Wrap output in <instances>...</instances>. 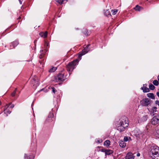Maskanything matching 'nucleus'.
Here are the masks:
<instances>
[{
  "mask_svg": "<svg viewBox=\"0 0 159 159\" xmlns=\"http://www.w3.org/2000/svg\"><path fill=\"white\" fill-rule=\"evenodd\" d=\"M134 157L132 153L129 152L127 154L125 158V159H134Z\"/></svg>",
  "mask_w": 159,
  "mask_h": 159,
  "instance_id": "6e6552de",
  "label": "nucleus"
},
{
  "mask_svg": "<svg viewBox=\"0 0 159 159\" xmlns=\"http://www.w3.org/2000/svg\"><path fill=\"white\" fill-rule=\"evenodd\" d=\"M134 9L136 11H140L143 10V8L142 7H140L139 6L137 5L134 7Z\"/></svg>",
  "mask_w": 159,
  "mask_h": 159,
  "instance_id": "ddd939ff",
  "label": "nucleus"
},
{
  "mask_svg": "<svg viewBox=\"0 0 159 159\" xmlns=\"http://www.w3.org/2000/svg\"><path fill=\"white\" fill-rule=\"evenodd\" d=\"M4 113L6 114V115L7 116L8 114H10L11 111L9 110H4Z\"/></svg>",
  "mask_w": 159,
  "mask_h": 159,
  "instance_id": "b1692460",
  "label": "nucleus"
},
{
  "mask_svg": "<svg viewBox=\"0 0 159 159\" xmlns=\"http://www.w3.org/2000/svg\"><path fill=\"white\" fill-rule=\"evenodd\" d=\"M97 142L99 143H100L101 142H102V141L101 140H98Z\"/></svg>",
  "mask_w": 159,
  "mask_h": 159,
  "instance_id": "c9c22d12",
  "label": "nucleus"
},
{
  "mask_svg": "<svg viewBox=\"0 0 159 159\" xmlns=\"http://www.w3.org/2000/svg\"><path fill=\"white\" fill-rule=\"evenodd\" d=\"M67 0H56L57 2L60 4H62L65 1L66 2Z\"/></svg>",
  "mask_w": 159,
  "mask_h": 159,
  "instance_id": "412c9836",
  "label": "nucleus"
},
{
  "mask_svg": "<svg viewBox=\"0 0 159 159\" xmlns=\"http://www.w3.org/2000/svg\"><path fill=\"white\" fill-rule=\"evenodd\" d=\"M47 31H45V32H42L40 33L39 34L41 37L45 38L47 37Z\"/></svg>",
  "mask_w": 159,
  "mask_h": 159,
  "instance_id": "9b49d317",
  "label": "nucleus"
},
{
  "mask_svg": "<svg viewBox=\"0 0 159 159\" xmlns=\"http://www.w3.org/2000/svg\"><path fill=\"white\" fill-rule=\"evenodd\" d=\"M128 125L127 118L125 117H124L118 122L116 126L117 129L121 132L124 131L128 126Z\"/></svg>",
  "mask_w": 159,
  "mask_h": 159,
  "instance_id": "f257e3e1",
  "label": "nucleus"
},
{
  "mask_svg": "<svg viewBox=\"0 0 159 159\" xmlns=\"http://www.w3.org/2000/svg\"><path fill=\"white\" fill-rule=\"evenodd\" d=\"M157 79H158V80L159 81V75L158 76Z\"/></svg>",
  "mask_w": 159,
  "mask_h": 159,
  "instance_id": "a19ab883",
  "label": "nucleus"
},
{
  "mask_svg": "<svg viewBox=\"0 0 159 159\" xmlns=\"http://www.w3.org/2000/svg\"><path fill=\"white\" fill-rule=\"evenodd\" d=\"M43 55L42 54H40L39 56V57L40 58H41L43 56Z\"/></svg>",
  "mask_w": 159,
  "mask_h": 159,
  "instance_id": "f704fd0d",
  "label": "nucleus"
},
{
  "mask_svg": "<svg viewBox=\"0 0 159 159\" xmlns=\"http://www.w3.org/2000/svg\"><path fill=\"white\" fill-rule=\"evenodd\" d=\"M45 45H46L47 46H48V43L47 42H45Z\"/></svg>",
  "mask_w": 159,
  "mask_h": 159,
  "instance_id": "e433bc0d",
  "label": "nucleus"
},
{
  "mask_svg": "<svg viewBox=\"0 0 159 159\" xmlns=\"http://www.w3.org/2000/svg\"><path fill=\"white\" fill-rule=\"evenodd\" d=\"M110 142L109 140H107L104 142V144L106 146H109L110 145Z\"/></svg>",
  "mask_w": 159,
  "mask_h": 159,
  "instance_id": "5701e85b",
  "label": "nucleus"
},
{
  "mask_svg": "<svg viewBox=\"0 0 159 159\" xmlns=\"http://www.w3.org/2000/svg\"><path fill=\"white\" fill-rule=\"evenodd\" d=\"M137 156H138V157H139V156H140V153H137Z\"/></svg>",
  "mask_w": 159,
  "mask_h": 159,
  "instance_id": "4c0bfd02",
  "label": "nucleus"
},
{
  "mask_svg": "<svg viewBox=\"0 0 159 159\" xmlns=\"http://www.w3.org/2000/svg\"><path fill=\"white\" fill-rule=\"evenodd\" d=\"M14 105L13 104L9 103V104L6 105L5 106V108L7 109H12L14 108Z\"/></svg>",
  "mask_w": 159,
  "mask_h": 159,
  "instance_id": "9d476101",
  "label": "nucleus"
},
{
  "mask_svg": "<svg viewBox=\"0 0 159 159\" xmlns=\"http://www.w3.org/2000/svg\"><path fill=\"white\" fill-rule=\"evenodd\" d=\"M134 132L135 135L137 137H139L141 135V132L139 130L136 129Z\"/></svg>",
  "mask_w": 159,
  "mask_h": 159,
  "instance_id": "1a4fd4ad",
  "label": "nucleus"
},
{
  "mask_svg": "<svg viewBox=\"0 0 159 159\" xmlns=\"http://www.w3.org/2000/svg\"><path fill=\"white\" fill-rule=\"evenodd\" d=\"M156 104L157 105H158L159 106V101H156Z\"/></svg>",
  "mask_w": 159,
  "mask_h": 159,
  "instance_id": "72a5a7b5",
  "label": "nucleus"
},
{
  "mask_svg": "<svg viewBox=\"0 0 159 159\" xmlns=\"http://www.w3.org/2000/svg\"><path fill=\"white\" fill-rule=\"evenodd\" d=\"M106 155H110L112 153V152L111 150H107L105 151Z\"/></svg>",
  "mask_w": 159,
  "mask_h": 159,
  "instance_id": "aec40b11",
  "label": "nucleus"
},
{
  "mask_svg": "<svg viewBox=\"0 0 159 159\" xmlns=\"http://www.w3.org/2000/svg\"><path fill=\"white\" fill-rule=\"evenodd\" d=\"M157 96L159 97V92H157Z\"/></svg>",
  "mask_w": 159,
  "mask_h": 159,
  "instance_id": "58836bf2",
  "label": "nucleus"
},
{
  "mask_svg": "<svg viewBox=\"0 0 159 159\" xmlns=\"http://www.w3.org/2000/svg\"><path fill=\"white\" fill-rule=\"evenodd\" d=\"M119 144L120 146L124 148L126 146V143L123 141H120L119 142Z\"/></svg>",
  "mask_w": 159,
  "mask_h": 159,
  "instance_id": "4468645a",
  "label": "nucleus"
},
{
  "mask_svg": "<svg viewBox=\"0 0 159 159\" xmlns=\"http://www.w3.org/2000/svg\"><path fill=\"white\" fill-rule=\"evenodd\" d=\"M10 48H11V46H10Z\"/></svg>",
  "mask_w": 159,
  "mask_h": 159,
  "instance_id": "79ce46f5",
  "label": "nucleus"
},
{
  "mask_svg": "<svg viewBox=\"0 0 159 159\" xmlns=\"http://www.w3.org/2000/svg\"><path fill=\"white\" fill-rule=\"evenodd\" d=\"M148 118V116L147 115L144 116L142 119V121H146Z\"/></svg>",
  "mask_w": 159,
  "mask_h": 159,
  "instance_id": "4be33fe9",
  "label": "nucleus"
},
{
  "mask_svg": "<svg viewBox=\"0 0 159 159\" xmlns=\"http://www.w3.org/2000/svg\"><path fill=\"white\" fill-rule=\"evenodd\" d=\"M1 104V102H0V104Z\"/></svg>",
  "mask_w": 159,
  "mask_h": 159,
  "instance_id": "37998d69",
  "label": "nucleus"
},
{
  "mask_svg": "<svg viewBox=\"0 0 159 159\" xmlns=\"http://www.w3.org/2000/svg\"><path fill=\"white\" fill-rule=\"evenodd\" d=\"M66 79V78L63 74L60 73L57 76L55 77L54 80L56 82H60L65 80Z\"/></svg>",
  "mask_w": 159,
  "mask_h": 159,
  "instance_id": "20e7f679",
  "label": "nucleus"
},
{
  "mask_svg": "<svg viewBox=\"0 0 159 159\" xmlns=\"http://www.w3.org/2000/svg\"><path fill=\"white\" fill-rule=\"evenodd\" d=\"M79 60L76 59L69 63L67 66V70L69 71H72L75 68V66L78 64Z\"/></svg>",
  "mask_w": 159,
  "mask_h": 159,
  "instance_id": "7ed1b4c3",
  "label": "nucleus"
},
{
  "mask_svg": "<svg viewBox=\"0 0 159 159\" xmlns=\"http://www.w3.org/2000/svg\"><path fill=\"white\" fill-rule=\"evenodd\" d=\"M89 45H87L84 49L82 51L81 53L79 56V57H81L82 55H84L88 52L89 50H88V48Z\"/></svg>",
  "mask_w": 159,
  "mask_h": 159,
  "instance_id": "0eeeda50",
  "label": "nucleus"
},
{
  "mask_svg": "<svg viewBox=\"0 0 159 159\" xmlns=\"http://www.w3.org/2000/svg\"><path fill=\"white\" fill-rule=\"evenodd\" d=\"M150 156L153 159H159V148L156 146L152 147L149 153Z\"/></svg>",
  "mask_w": 159,
  "mask_h": 159,
  "instance_id": "f03ea898",
  "label": "nucleus"
},
{
  "mask_svg": "<svg viewBox=\"0 0 159 159\" xmlns=\"http://www.w3.org/2000/svg\"><path fill=\"white\" fill-rule=\"evenodd\" d=\"M35 78L36 77L34 78H33L31 81V83L32 84H33L34 86H37V85H38V82L36 81Z\"/></svg>",
  "mask_w": 159,
  "mask_h": 159,
  "instance_id": "f8f14e48",
  "label": "nucleus"
},
{
  "mask_svg": "<svg viewBox=\"0 0 159 159\" xmlns=\"http://www.w3.org/2000/svg\"><path fill=\"white\" fill-rule=\"evenodd\" d=\"M150 103V100L148 98H145L140 102V105L144 106H148Z\"/></svg>",
  "mask_w": 159,
  "mask_h": 159,
  "instance_id": "39448f33",
  "label": "nucleus"
},
{
  "mask_svg": "<svg viewBox=\"0 0 159 159\" xmlns=\"http://www.w3.org/2000/svg\"><path fill=\"white\" fill-rule=\"evenodd\" d=\"M157 136L159 138V129L157 130Z\"/></svg>",
  "mask_w": 159,
  "mask_h": 159,
  "instance_id": "2f4dec72",
  "label": "nucleus"
},
{
  "mask_svg": "<svg viewBox=\"0 0 159 159\" xmlns=\"http://www.w3.org/2000/svg\"><path fill=\"white\" fill-rule=\"evenodd\" d=\"M16 89L15 91H14V92H13V93L11 94V96H14L15 95V94L16 93Z\"/></svg>",
  "mask_w": 159,
  "mask_h": 159,
  "instance_id": "7c9ffc66",
  "label": "nucleus"
},
{
  "mask_svg": "<svg viewBox=\"0 0 159 159\" xmlns=\"http://www.w3.org/2000/svg\"><path fill=\"white\" fill-rule=\"evenodd\" d=\"M149 89L151 90H153L155 88L154 86L152 84H150L149 85Z\"/></svg>",
  "mask_w": 159,
  "mask_h": 159,
  "instance_id": "cd10ccee",
  "label": "nucleus"
},
{
  "mask_svg": "<svg viewBox=\"0 0 159 159\" xmlns=\"http://www.w3.org/2000/svg\"><path fill=\"white\" fill-rule=\"evenodd\" d=\"M117 12V10H111V13L113 15H115L116 13Z\"/></svg>",
  "mask_w": 159,
  "mask_h": 159,
  "instance_id": "c85d7f7f",
  "label": "nucleus"
},
{
  "mask_svg": "<svg viewBox=\"0 0 159 159\" xmlns=\"http://www.w3.org/2000/svg\"><path fill=\"white\" fill-rule=\"evenodd\" d=\"M147 96L149 98H150L152 99H155V97L153 93H149L147 94Z\"/></svg>",
  "mask_w": 159,
  "mask_h": 159,
  "instance_id": "f3484780",
  "label": "nucleus"
},
{
  "mask_svg": "<svg viewBox=\"0 0 159 159\" xmlns=\"http://www.w3.org/2000/svg\"><path fill=\"white\" fill-rule=\"evenodd\" d=\"M57 69V67H52L49 70V72H54Z\"/></svg>",
  "mask_w": 159,
  "mask_h": 159,
  "instance_id": "6ab92c4d",
  "label": "nucleus"
},
{
  "mask_svg": "<svg viewBox=\"0 0 159 159\" xmlns=\"http://www.w3.org/2000/svg\"><path fill=\"white\" fill-rule=\"evenodd\" d=\"M25 159H30L29 156L25 154Z\"/></svg>",
  "mask_w": 159,
  "mask_h": 159,
  "instance_id": "c756f323",
  "label": "nucleus"
},
{
  "mask_svg": "<svg viewBox=\"0 0 159 159\" xmlns=\"http://www.w3.org/2000/svg\"><path fill=\"white\" fill-rule=\"evenodd\" d=\"M11 44L12 45L13 48H14L18 44V42L17 41H15L11 43Z\"/></svg>",
  "mask_w": 159,
  "mask_h": 159,
  "instance_id": "a211bd4d",
  "label": "nucleus"
},
{
  "mask_svg": "<svg viewBox=\"0 0 159 159\" xmlns=\"http://www.w3.org/2000/svg\"><path fill=\"white\" fill-rule=\"evenodd\" d=\"M153 83L154 85L156 86H157L159 84L157 80H154L153 82Z\"/></svg>",
  "mask_w": 159,
  "mask_h": 159,
  "instance_id": "393cba45",
  "label": "nucleus"
},
{
  "mask_svg": "<svg viewBox=\"0 0 159 159\" xmlns=\"http://www.w3.org/2000/svg\"><path fill=\"white\" fill-rule=\"evenodd\" d=\"M153 108L154 109H157V107H154Z\"/></svg>",
  "mask_w": 159,
  "mask_h": 159,
  "instance_id": "ea45409f",
  "label": "nucleus"
},
{
  "mask_svg": "<svg viewBox=\"0 0 159 159\" xmlns=\"http://www.w3.org/2000/svg\"><path fill=\"white\" fill-rule=\"evenodd\" d=\"M151 111H150V114L152 116H154L155 115V114H154V112L156 111V110L154 111V110H151Z\"/></svg>",
  "mask_w": 159,
  "mask_h": 159,
  "instance_id": "bb28decb",
  "label": "nucleus"
},
{
  "mask_svg": "<svg viewBox=\"0 0 159 159\" xmlns=\"http://www.w3.org/2000/svg\"><path fill=\"white\" fill-rule=\"evenodd\" d=\"M144 85H143L144 86ZM141 89L143 90V91L144 93L148 92L149 91V89L148 88H146L144 86L141 88Z\"/></svg>",
  "mask_w": 159,
  "mask_h": 159,
  "instance_id": "2eb2a0df",
  "label": "nucleus"
},
{
  "mask_svg": "<svg viewBox=\"0 0 159 159\" xmlns=\"http://www.w3.org/2000/svg\"><path fill=\"white\" fill-rule=\"evenodd\" d=\"M48 88L49 89H52L53 93H55L56 90L54 87H49Z\"/></svg>",
  "mask_w": 159,
  "mask_h": 159,
  "instance_id": "a878e982",
  "label": "nucleus"
},
{
  "mask_svg": "<svg viewBox=\"0 0 159 159\" xmlns=\"http://www.w3.org/2000/svg\"><path fill=\"white\" fill-rule=\"evenodd\" d=\"M151 123L153 125H156L159 123V114L154 116L152 119Z\"/></svg>",
  "mask_w": 159,
  "mask_h": 159,
  "instance_id": "423d86ee",
  "label": "nucleus"
},
{
  "mask_svg": "<svg viewBox=\"0 0 159 159\" xmlns=\"http://www.w3.org/2000/svg\"><path fill=\"white\" fill-rule=\"evenodd\" d=\"M104 14L107 17H109L111 15L110 11L108 10H107L105 11L104 12Z\"/></svg>",
  "mask_w": 159,
  "mask_h": 159,
  "instance_id": "dca6fc26",
  "label": "nucleus"
},
{
  "mask_svg": "<svg viewBox=\"0 0 159 159\" xmlns=\"http://www.w3.org/2000/svg\"><path fill=\"white\" fill-rule=\"evenodd\" d=\"M128 140V138L126 137L125 136V137L124 138V141L125 142H126Z\"/></svg>",
  "mask_w": 159,
  "mask_h": 159,
  "instance_id": "473e14b6",
  "label": "nucleus"
}]
</instances>
